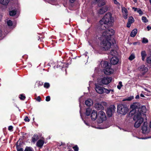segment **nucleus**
Here are the masks:
<instances>
[{"label": "nucleus", "mask_w": 151, "mask_h": 151, "mask_svg": "<svg viewBox=\"0 0 151 151\" xmlns=\"http://www.w3.org/2000/svg\"><path fill=\"white\" fill-rule=\"evenodd\" d=\"M42 85V83H40V81H37L35 84V87H39L40 86Z\"/></svg>", "instance_id": "nucleus-31"}, {"label": "nucleus", "mask_w": 151, "mask_h": 151, "mask_svg": "<svg viewBox=\"0 0 151 151\" xmlns=\"http://www.w3.org/2000/svg\"><path fill=\"white\" fill-rule=\"evenodd\" d=\"M141 55L142 56V59L143 61H144L146 56V54L145 51H142L141 52Z\"/></svg>", "instance_id": "nucleus-24"}, {"label": "nucleus", "mask_w": 151, "mask_h": 151, "mask_svg": "<svg viewBox=\"0 0 151 151\" xmlns=\"http://www.w3.org/2000/svg\"><path fill=\"white\" fill-rule=\"evenodd\" d=\"M97 115L96 111L94 110L92 111L91 114V118L92 120L93 121L96 120L97 119Z\"/></svg>", "instance_id": "nucleus-15"}, {"label": "nucleus", "mask_w": 151, "mask_h": 151, "mask_svg": "<svg viewBox=\"0 0 151 151\" xmlns=\"http://www.w3.org/2000/svg\"><path fill=\"white\" fill-rule=\"evenodd\" d=\"M140 96L141 97H145V96H144V95L143 94H142V93H141L140 94Z\"/></svg>", "instance_id": "nucleus-58"}, {"label": "nucleus", "mask_w": 151, "mask_h": 151, "mask_svg": "<svg viewBox=\"0 0 151 151\" xmlns=\"http://www.w3.org/2000/svg\"><path fill=\"white\" fill-rule=\"evenodd\" d=\"M95 89L96 92L99 94H106L109 93V91L108 90V89L103 87L99 86V85L96 84H95Z\"/></svg>", "instance_id": "nucleus-4"}, {"label": "nucleus", "mask_w": 151, "mask_h": 151, "mask_svg": "<svg viewBox=\"0 0 151 151\" xmlns=\"http://www.w3.org/2000/svg\"><path fill=\"white\" fill-rule=\"evenodd\" d=\"M114 33V30L111 29H107L102 32V34L101 37L102 41L100 43V46L103 50H108L111 46L110 40L111 36Z\"/></svg>", "instance_id": "nucleus-1"}, {"label": "nucleus", "mask_w": 151, "mask_h": 151, "mask_svg": "<svg viewBox=\"0 0 151 151\" xmlns=\"http://www.w3.org/2000/svg\"><path fill=\"white\" fill-rule=\"evenodd\" d=\"M134 19L132 17H129L128 22H130V23L132 24L134 22Z\"/></svg>", "instance_id": "nucleus-30"}, {"label": "nucleus", "mask_w": 151, "mask_h": 151, "mask_svg": "<svg viewBox=\"0 0 151 151\" xmlns=\"http://www.w3.org/2000/svg\"><path fill=\"white\" fill-rule=\"evenodd\" d=\"M101 104L103 106H106L107 105V104L106 102H101Z\"/></svg>", "instance_id": "nucleus-50"}, {"label": "nucleus", "mask_w": 151, "mask_h": 151, "mask_svg": "<svg viewBox=\"0 0 151 151\" xmlns=\"http://www.w3.org/2000/svg\"><path fill=\"white\" fill-rule=\"evenodd\" d=\"M131 23H130V22H128L127 23V27H130L131 26Z\"/></svg>", "instance_id": "nucleus-51"}, {"label": "nucleus", "mask_w": 151, "mask_h": 151, "mask_svg": "<svg viewBox=\"0 0 151 151\" xmlns=\"http://www.w3.org/2000/svg\"><path fill=\"white\" fill-rule=\"evenodd\" d=\"M85 103L87 106H90L93 104V102L91 99H89L86 101Z\"/></svg>", "instance_id": "nucleus-21"}, {"label": "nucleus", "mask_w": 151, "mask_h": 151, "mask_svg": "<svg viewBox=\"0 0 151 151\" xmlns=\"http://www.w3.org/2000/svg\"><path fill=\"white\" fill-rule=\"evenodd\" d=\"M24 120L25 121V122H29V119L28 118V117L27 116H26L25 117V118L24 119Z\"/></svg>", "instance_id": "nucleus-48"}, {"label": "nucleus", "mask_w": 151, "mask_h": 151, "mask_svg": "<svg viewBox=\"0 0 151 151\" xmlns=\"http://www.w3.org/2000/svg\"><path fill=\"white\" fill-rule=\"evenodd\" d=\"M44 143V141L42 139L39 140L37 143V146L40 147H41Z\"/></svg>", "instance_id": "nucleus-20"}, {"label": "nucleus", "mask_w": 151, "mask_h": 151, "mask_svg": "<svg viewBox=\"0 0 151 151\" xmlns=\"http://www.w3.org/2000/svg\"><path fill=\"white\" fill-rule=\"evenodd\" d=\"M139 96L138 95H137L135 97L136 99H139Z\"/></svg>", "instance_id": "nucleus-55"}, {"label": "nucleus", "mask_w": 151, "mask_h": 151, "mask_svg": "<svg viewBox=\"0 0 151 151\" xmlns=\"http://www.w3.org/2000/svg\"><path fill=\"white\" fill-rule=\"evenodd\" d=\"M108 9L107 6H105L101 8L98 11V13L100 14H102L107 11Z\"/></svg>", "instance_id": "nucleus-14"}, {"label": "nucleus", "mask_w": 151, "mask_h": 151, "mask_svg": "<svg viewBox=\"0 0 151 151\" xmlns=\"http://www.w3.org/2000/svg\"><path fill=\"white\" fill-rule=\"evenodd\" d=\"M9 14L10 16H13L16 14V11L15 10L10 11Z\"/></svg>", "instance_id": "nucleus-29"}, {"label": "nucleus", "mask_w": 151, "mask_h": 151, "mask_svg": "<svg viewBox=\"0 0 151 151\" xmlns=\"http://www.w3.org/2000/svg\"><path fill=\"white\" fill-rule=\"evenodd\" d=\"M38 139V137L37 135H34L32 139V142L35 143Z\"/></svg>", "instance_id": "nucleus-25"}, {"label": "nucleus", "mask_w": 151, "mask_h": 151, "mask_svg": "<svg viewBox=\"0 0 151 151\" xmlns=\"http://www.w3.org/2000/svg\"><path fill=\"white\" fill-rule=\"evenodd\" d=\"M133 1H134V2H135H135H136V1H137V0H133Z\"/></svg>", "instance_id": "nucleus-63"}, {"label": "nucleus", "mask_w": 151, "mask_h": 151, "mask_svg": "<svg viewBox=\"0 0 151 151\" xmlns=\"http://www.w3.org/2000/svg\"><path fill=\"white\" fill-rule=\"evenodd\" d=\"M114 22L113 17H112L111 14L109 12L107 13L100 21V23L101 24V27L103 28L104 30L108 26H111Z\"/></svg>", "instance_id": "nucleus-2"}, {"label": "nucleus", "mask_w": 151, "mask_h": 151, "mask_svg": "<svg viewBox=\"0 0 151 151\" xmlns=\"http://www.w3.org/2000/svg\"><path fill=\"white\" fill-rule=\"evenodd\" d=\"M123 86L122 83L121 81H119L118 85L117 86V88L119 89H120L121 87Z\"/></svg>", "instance_id": "nucleus-34"}, {"label": "nucleus", "mask_w": 151, "mask_h": 151, "mask_svg": "<svg viewBox=\"0 0 151 151\" xmlns=\"http://www.w3.org/2000/svg\"><path fill=\"white\" fill-rule=\"evenodd\" d=\"M119 61L118 58L116 57H113L111 59V64L115 65Z\"/></svg>", "instance_id": "nucleus-16"}, {"label": "nucleus", "mask_w": 151, "mask_h": 151, "mask_svg": "<svg viewBox=\"0 0 151 151\" xmlns=\"http://www.w3.org/2000/svg\"><path fill=\"white\" fill-rule=\"evenodd\" d=\"M17 151H23V149L22 148H20L19 147H17Z\"/></svg>", "instance_id": "nucleus-46"}, {"label": "nucleus", "mask_w": 151, "mask_h": 151, "mask_svg": "<svg viewBox=\"0 0 151 151\" xmlns=\"http://www.w3.org/2000/svg\"><path fill=\"white\" fill-rule=\"evenodd\" d=\"M111 77H104L101 79V83L103 85H107L111 82Z\"/></svg>", "instance_id": "nucleus-8"}, {"label": "nucleus", "mask_w": 151, "mask_h": 151, "mask_svg": "<svg viewBox=\"0 0 151 151\" xmlns=\"http://www.w3.org/2000/svg\"><path fill=\"white\" fill-rule=\"evenodd\" d=\"M147 28L148 29V30L151 29V27L149 26H147Z\"/></svg>", "instance_id": "nucleus-54"}, {"label": "nucleus", "mask_w": 151, "mask_h": 151, "mask_svg": "<svg viewBox=\"0 0 151 151\" xmlns=\"http://www.w3.org/2000/svg\"><path fill=\"white\" fill-rule=\"evenodd\" d=\"M109 64L110 65V64H109L107 61H102L101 62V66L104 68H105L109 66Z\"/></svg>", "instance_id": "nucleus-18"}, {"label": "nucleus", "mask_w": 151, "mask_h": 151, "mask_svg": "<svg viewBox=\"0 0 151 151\" xmlns=\"http://www.w3.org/2000/svg\"><path fill=\"white\" fill-rule=\"evenodd\" d=\"M7 23L9 26H12L13 24L12 22L9 19L7 20Z\"/></svg>", "instance_id": "nucleus-32"}, {"label": "nucleus", "mask_w": 151, "mask_h": 151, "mask_svg": "<svg viewBox=\"0 0 151 151\" xmlns=\"http://www.w3.org/2000/svg\"><path fill=\"white\" fill-rule=\"evenodd\" d=\"M142 21L145 23H146L148 22V20L146 17H145L143 16L142 17Z\"/></svg>", "instance_id": "nucleus-35"}, {"label": "nucleus", "mask_w": 151, "mask_h": 151, "mask_svg": "<svg viewBox=\"0 0 151 151\" xmlns=\"http://www.w3.org/2000/svg\"><path fill=\"white\" fill-rule=\"evenodd\" d=\"M133 98L134 97L133 96H130L128 97L126 100L127 101H131V100L133 99Z\"/></svg>", "instance_id": "nucleus-44"}, {"label": "nucleus", "mask_w": 151, "mask_h": 151, "mask_svg": "<svg viewBox=\"0 0 151 151\" xmlns=\"http://www.w3.org/2000/svg\"><path fill=\"white\" fill-rule=\"evenodd\" d=\"M75 0H70V1L71 3H73L75 1Z\"/></svg>", "instance_id": "nucleus-57"}, {"label": "nucleus", "mask_w": 151, "mask_h": 151, "mask_svg": "<svg viewBox=\"0 0 151 151\" xmlns=\"http://www.w3.org/2000/svg\"><path fill=\"white\" fill-rule=\"evenodd\" d=\"M95 108L97 110H103L104 109L103 106L100 104L96 103L95 105Z\"/></svg>", "instance_id": "nucleus-17"}, {"label": "nucleus", "mask_w": 151, "mask_h": 151, "mask_svg": "<svg viewBox=\"0 0 151 151\" xmlns=\"http://www.w3.org/2000/svg\"><path fill=\"white\" fill-rule=\"evenodd\" d=\"M142 130L143 133L147 134L149 132V129L148 127V124L147 122H144L142 127Z\"/></svg>", "instance_id": "nucleus-9"}, {"label": "nucleus", "mask_w": 151, "mask_h": 151, "mask_svg": "<svg viewBox=\"0 0 151 151\" xmlns=\"http://www.w3.org/2000/svg\"><path fill=\"white\" fill-rule=\"evenodd\" d=\"M106 0H101V2L98 5L99 6H101L104 5L106 3Z\"/></svg>", "instance_id": "nucleus-28"}, {"label": "nucleus", "mask_w": 151, "mask_h": 151, "mask_svg": "<svg viewBox=\"0 0 151 151\" xmlns=\"http://www.w3.org/2000/svg\"><path fill=\"white\" fill-rule=\"evenodd\" d=\"M24 151H32V150L31 147H27L25 148Z\"/></svg>", "instance_id": "nucleus-40"}, {"label": "nucleus", "mask_w": 151, "mask_h": 151, "mask_svg": "<svg viewBox=\"0 0 151 151\" xmlns=\"http://www.w3.org/2000/svg\"><path fill=\"white\" fill-rule=\"evenodd\" d=\"M132 9H133L134 11L137 12L140 15H142L143 14V12L139 8H137L133 7L132 8Z\"/></svg>", "instance_id": "nucleus-22"}, {"label": "nucleus", "mask_w": 151, "mask_h": 151, "mask_svg": "<svg viewBox=\"0 0 151 151\" xmlns=\"http://www.w3.org/2000/svg\"><path fill=\"white\" fill-rule=\"evenodd\" d=\"M144 89H145V91H148V90L147 89H146V88H145Z\"/></svg>", "instance_id": "nucleus-60"}, {"label": "nucleus", "mask_w": 151, "mask_h": 151, "mask_svg": "<svg viewBox=\"0 0 151 151\" xmlns=\"http://www.w3.org/2000/svg\"><path fill=\"white\" fill-rule=\"evenodd\" d=\"M109 53L110 55L113 56H115L117 54V52L115 50H112Z\"/></svg>", "instance_id": "nucleus-27"}, {"label": "nucleus", "mask_w": 151, "mask_h": 151, "mask_svg": "<svg viewBox=\"0 0 151 151\" xmlns=\"http://www.w3.org/2000/svg\"><path fill=\"white\" fill-rule=\"evenodd\" d=\"M87 52H86L85 55L86 56L87 55Z\"/></svg>", "instance_id": "nucleus-61"}, {"label": "nucleus", "mask_w": 151, "mask_h": 151, "mask_svg": "<svg viewBox=\"0 0 151 151\" xmlns=\"http://www.w3.org/2000/svg\"><path fill=\"white\" fill-rule=\"evenodd\" d=\"M138 110L139 111H140V112H138L137 113H140L143 116H146L145 114H144V113H145L147 111V109L145 106H142L141 108L138 109Z\"/></svg>", "instance_id": "nucleus-11"}, {"label": "nucleus", "mask_w": 151, "mask_h": 151, "mask_svg": "<svg viewBox=\"0 0 151 151\" xmlns=\"http://www.w3.org/2000/svg\"><path fill=\"white\" fill-rule=\"evenodd\" d=\"M150 127L151 128V122H150Z\"/></svg>", "instance_id": "nucleus-62"}, {"label": "nucleus", "mask_w": 151, "mask_h": 151, "mask_svg": "<svg viewBox=\"0 0 151 151\" xmlns=\"http://www.w3.org/2000/svg\"><path fill=\"white\" fill-rule=\"evenodd\" d=\"M137 29H134L131 32L130 34V36L132 37H135L137 33Z\"/></svg>", "instance_id": "nucleus-23"}, {"label": "nucleus", "mask_w": 151, "mask_h": 151, "mask_svg": "<svg viewBox=\"0 0 151 151\" xmlns=\"http://www.w3.org/2000/svg\"><path fill=\"white\" fill-rule=\"evenodd\" d=\"M142 42L143 43H146L148 42V40L147 38H143L142 41Z\"/></svg>", "instance_id": "nucleus-37"}, {"label": "nucleus", "mask_w": 151, "mask_h": 151, "mask_svg": "<svg viewBox=\"0 0 151 151\" xmlns=\"http://www.w3.org/2000/svg\"><path fill=\"white\" fill-rule=\"evenodd\" d=\"M106 119V116L105 113L102 111H100L98 116V122L99 123H102Z\"/></svg>", "instance_id": "nucleus-6"}, {"label": "nucleus", "mask_w": 151, "mask_h": 151, "mask_svg": "<svg viewBox=\"0 0 151 151\" xmlns=\"http://www.w3.org/2000/svg\"><path fill=\"white\" fill-rule=\"evenodd\" d=\"M133 120L135 122L134 127L137 128L140 127L143 121L141 114L137 113L134 117Z\"/></svg>", "instance_id": "nucleus-3"}, {"label": "nucleus", "mask_w": 151, "mask_h": 151, "mask_svg": "<svg viewBox=\"0 0 151 151\" xmlns=\"http://www.w3.org/2000/svg\"><path fill=\"white\" fill-rule=\"evenodd\" d=\"M58 145L60 146H62L63 147L65 148V147L66 146V145H65V144L63 142H61V144L59 145Z\"/></svg>", "instance_id": "nucleus-45"}, {"label": "nucleus", "mask_w": 151, "mask_h": 151, "mask_svg": "<svg viewBox=\"0 0 151 151\" xmlns=\"http://www.w3.org/2000/svg\"><path fill=\"white\" fill-rule=\"evenodd\" d=\"M138 69L143 73H145L147 72L148 70V68L147 67H145V65H142L138 68Z\"/></svg>", "instance_id": "nucleus-13"}, {"label": "nucleus", "mask_w": 151, "mask_h": 151, "mask_svg": "<svg viewBox=\"0 0 151 151\" xmlns=\"http://www.w3.org/2000/svg\"><path fill=\"white\" fill-rule=\"evenodd\" d=\"M122 11L123 14V17L125 19L127 18L128 11L126 8L124 7L121 6Z\"/></svg>", "instance_id": "nucleus-10"}, {"label": "nucleus", "mask_w": 151, "mask_h": 151, "mask_svg": "<svg viewBox=\"0 0 151 151\" xmlns=\"http://www.w3.org/2000/svg\"><path fill=\"white\" fill-rule=\"evenodd\" d=\"M113 0L114 4H116L117 6H119L120 5V4L116 0Z\"/></svg>", "instance_id": "nucleus-41"}, {"label": "nucleus", "mask_w": 151, "mask_h": 151, "mask_svg": "<svg viewBox=\"0 0 151 151\" xmlns=\"http://www.w3.org/2000/svg\"><path fill=\"white\" fill-rule=\"evenodd\" d=\"M50 86V84L48 83H45L44 85V87L45 88H48Z\"/></svg>", "instance_id": "nucleus-42"}, {"label": "nucleus", "mask_w": 151, "mask_h": 151, "mask_svg": "<svg viewBox=\"0 0 151 151\" xmlns=\"http://www.w3.org/2000/svg\"><path fill=\"white\" fill-rule=\"evenodd\" d=\"M141 139H147V138H146V137H145V138H142Z\"/></svg>", "instance_id": "nucleus-59"}, {"label": "nucleus", "mask_w": 151, "mask_h": 151, "mask_svg": "<svg viewBox=\"0 0 151 151\" xmlns=\"http://www.w3.org/2000/svg\"><path fill=\"white\" fill-rule=\"evenodd\" d=\"M92 111L91 109L90 108H87L86 111V114L87 116H89L91 114V113Z\"/></svg>", "instance_id": "nucleus-26"}, {"label": "nucleus", "mask_w": 151, "mask_h": 151, "mask_svg": "<svg viewBox=\"0 0 151 151\" xmlns=\"http://www.w3.org/2000/svg\"><path fill=\"white\" fill-rule=\"evenodd\" d=\"M115 107L114 105L111 106L107 109L106 113L109 116L111 117L112 116L113 114L115 112Z\"/></svg>", "instance_id": "nucleus-7"}, {"label": "nucleus", "mask_w": 151, "mask_h": 151, "mask_svg": "<svg viewBox=\"0 0 151 151\" xmlns=\"http://www.w3.org/2000/svg\"><path fill=\"white\" fill-rule=\"evenodd\" d=\"M147 62L148 63H151V56L147 58Z\"/></svg>", "instance_id": "nucleus-36"}, {"label": "nucleus", "mask_w": 151, "mask_h": 151, "mask_svg": "<svg viewBox=\"0 0 151 151\" xmlns=\"http://www.w3.org/2000/svg\"><path fill=\"white\" fill-rule=\"evenodd\" d=\"M108 90L109 91V93H106V94H108L109 93H110V91H111L112 94H113V92H114V90H113V89H108Z\"/></svg>", "instance_id": "nucleus-49"}, {"label": "nucleus", "mask_w": 151, "mask_h": 151, "mask_svg": "<svg viewBox=\"0 0 151 151\" xmlns=\"http://www.w3.org/2000/svg\"><path fill=\"white\" fill-rule=\"evenodd\" d=\"M100 1V0H94L95 3H98Z\"/></svg>", "instance_id": "nucleus-56"}, {"label": "nucleus", "mask_w": 151, "mask_h": 151, "mask_svg": "<svg viewBox=\"0 0 151 151\" xmlns=\"http://www.w3.org/2000/svg\"><path fill=\"white\" fill-rule=\"evenodd\" d=\"M128 111V109L123 105H119L117 106V112L123 115L126 114Z\"/></svg>", "instance_id": "nucleus-5"}, {"label": "nucleus", "mask_w": 151, "mask_h": 151, "mask_svg": "<svg viewBox=\"0 0 151 151\" xmlns=\"http://www.w3.org/2000/svg\"><path fill=\"white\" fill-rule=\"evenodd\" d=\"M104 73L106 75H110L113 73V70L110 68V66H109L104 69Z\"/></svg>", "instance_id": "nucleus-12"}, {"label": "nucleus", "mask_w": 151, "mask_h": 151, "mask_svg": "<svg viewBox=\"0 0 151 151\" xmlns=\"http://www.w3.org/2000/svg\"><path fill=\"white\" fill-rule=\"evenodd\" d=\"M150 3L151 4V0H149Z\"/></svg>", "instance_id": "nucleus-64"}, {"label": "nucleus", "mask_w": 151, "mask_h": 151, "mask_svg": "<svg viewBox=\"0 0 151 151\" xmlns=\"http://www.w3.org/2000/svg\"><path fill=\"white\" fill-rule=\"evenodd\" d=\"M45 100L47 101H49L50 100V97L49 96H47Z\"/></svg>", "instance_id": "nucleus-47"}, {"label": "nucleus", "mask_w": 151, "mask_h": 151, "mask_svg": "<svg viewBox=\"0 0 151 151\" xmlns=\"http://www.w3.org/2000/svg\"><path fill=\"white\" fill-rule=\"evenodd\" d=\"M75 151H78V148L77 146H75L73 147Z\"/></svg>", "instance_id": "nucleus-43"}, {"label": "nucleus", "mask_w": 151, "mask_h": 151, "mask_svg": "<svg viewBox=\"0 0 151 151\" xmlns=\"http://www.w3.org/2000/svg\"><path fill=\"white\" fill-rule=\"evenodd\" d=\"M135 58V56L134 54H132L129 58V59L130 60H133Z\"/></svg>", "instance_id": "nucleus-33"}, {"label": "nucleus", "mask_w": 151, "mask_h": 151, "mask_svg": "<svg viewBox=\"0 0 151 151\" xmlns=\"http://www.w3.org/2000/svg\"><path fill=\"white\" fill-rule=\"evenodd\" d=\"M10 1V0H0V4L6 6L8 5Z\"/></svg>", "instance_id": "nucleus-19"}, {"label": "nucleus", "mask_w": 151, "mask_h": 151, "mask_svg": "<svg viewBox=\"0 0 151 151\" xmlns=\"http://www.w3.org/2000/svg\"><path fill=\"white\" fill-rule=\"evenodd\" d=\"M36 100L39 102H40L41 101V98L40 96H38L36 99Z\"/></svg>", "instance_id": "nucleus-52"}, {"label": "nucleus", "mask_w": 151, "mask_h": 151, "mask_svg": "<svg viewBox=\"0 0 151 151\" xmlns=\"http://www.w3.org/2000/svg\"><path fill=\"white\" fill-rule=\"evenodd\" d=\"M19 98L21 100H23L25 98V96L23 94H22L20 95L19 96Z\"/></svg>", "instance_id": "nucleus-38"}, {"label": "nucleus", "mask_w": 151, "mask_h": 151, "mask_svg": "<svg viewBox=\"0 0 151 151\" xmlns=\"http://www.w3.org/2000/svg\"><path fill=\"white\" fill-rule=\"evenodd\" d=\"M13 129V127L12 126H9V128H8V129L9 130H11Z\"/></svg>", "instance_id": "nucleus-53"}, {"label": "nucleus", "mask_w": 151, "mask_h": 151, "mask_svg": "<svg viewBox=\"0 0 151 151\" xmlns=\"http://www.w3.org/2000/svg\"><path fill=\"white\" fill-rule=\"evenodd\" d=\"M131 108L133 110H134L135 109H136L137 108V106L134 104H133L131 105Z\"/></svg>", "instance_id": "nucleus-39"}]
</instances>
